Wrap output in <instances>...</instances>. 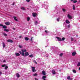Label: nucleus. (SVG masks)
Segmentation results:
<instances>
[{"label": "nucleus", "mask_w": 80, "mask_h": 80, "mask_svg": "<svg viewBox=\"0 0 80 80\" xmlns=\"http://www.w3.org/2000/svg\"><path fill=\"white\" fill-rule=\"evenodd\" d=\"M27 52V50L26 49H22L21 51H19V53L20 54L22 55V56H24L25 55V52Z\"/></svg>", "instance_id": "f257e3e1"}, {"label": "nucleus", "mask_w": 80, "mask_h": 80, "mask_svg": "<svg viewBox=\"0 0 80 80\" xmlns=\"http://www.w3.org/2000/svg\"><path fill=\"white\" fill-rule=\"evenodd\" d=\"M56 38L58 39V40L59 41H64L65 40V38H62L59 37H56Z\"/></svg>", "instance_id": "f03ea898"}, {"label": "nucleus", "mask_w": 80, "mask_h": 80, "mask_svg": "<svg viewBox=\"0 0 80 80\" xmlns=\"http://www.w3.org/2000/svg\"><path fill=\"white\" fill-rule=\"evenodd\" d=\"M69 19H71L72 18V17L69 14H68L67 15Z\"/></svg>", "instance_id": "7ed1b4c3"}, {"label": "nucleus", "mask_w": 80, "mask_h": 80, "mask_svg": "<svg viewBox=\"0 0 80 80\" xmlns=\"http://www.w3.org/2000/svg\"><path fill=\"white\" fill-rule=\"evenodd\" d=\"M32 70L33 72H36V70H35V67H32Z\"/></svg>", "instance_id": "20e7f679"}, {"label": "nucleus", "mask_w": 80, "mask_h": 80, "mask_svg": "<svg viewBox=\"0 0 80 80\" xmlns=\"http://www.w3.org/2000/svg\"><path fill=\"white\" fill-rule=\"evenodd\" d=\"M24 56L26 57V56H28L29 55V54L28 52H26L24 54Z\"/></svg>", "instance_id": "39448f33"}, {"label": "nucleus", "mask_w": 80, "mask_h": 80, "mask_svg": "<svg viewBox=\"0 0 80 80\" xmlns=\"http://www.w3.org/2000/svg\"><path fill=\"white\" fill-rule=\"evenodd\" d=\"M42 74L43 75H46V72L45 71H42Z\"/></svg>", "instance_id": "423d86ee"}, {"label": "nucleus", "mask_w": 80, "mask_h": 80, "mask_svg": "<svg viewBox=\"0 0 80 80\" xmlns=\"http://www.w3.org/2000/svg\"><path fill=\"white\" fill-rule=\"evenodd\" d=\"M67 79L68 80H72L73 78H70V76H68L67 77Z\"/></svg>", "instance_id": "0eeeda50"}, {"label": "nucleus", "mask_w": 80, "mask_h": 80, "mask_svg": "<svg viewBox=\"0 0 80 80\" xmlns=\"http://www.w3.org/2000/svg\"><path fill=\"white\" fill-rule=\"evenodd\" d=\"M15 55L16 56H17V57H18L20 55V53L17 52H16L15 53Z\"/></svg>", "instance_id": "6e6552de"}, {"label": "nucleus", "mask_w": 80, "mask_h": 80, "mask_svg": "<svg viewBox=\"0 0 80 80\" xmlns=\"http://www.w3.org/2000/svg\"><path fill=\"white\" fill-rule=\"evenodd\" d=\"M7 42H10V43H13V41L11 39H8L7 40Z\"/></svg>", "instance_id": "1a4fd4ad"}, {"label": "nucleus", "mask_w": 80, "mask_h": 80, "mask_svg": "<svg viewBox=\"0 0 80 80\" xmlns=\"http://www.w3.org/2000/svg\"><path fill=\"white\" fill-rule=\"evenodd\" d=\"M52 73L53 75H55L56 73L55 71L54 70H53L52 71Z\"/></svg>", "instance_id": "9d476101"}, {"label": "nucleus", "mask_w": 80, "mask_h": 80, "mask_svg": "<svg viewBox=\"0 0 80 80\" xmlns=\"http://www.w3.org/2000/svg\"><path fill=\"white\" fill-rule=\"evenodd\" d=\"M76 55V52H73L72 53V56H75Z\"/></svg>", "instance_id": "9b49d317"}, {"label": "nucleus", "mask_w": 80, "mask_h": 80, "mask_svg": "<svg viewBox=\"0 0 80 80\" xmlns=\"http://www.w3.org/2000/svg\"><path fill=\"white\" fill-rule=\"evenodd\" d=\"M32 16L35 17L37 16V14L36 13H32Z\"/></svg>", "instance_id": "f8f14e48"}, {"label": "nucleus", "mask_w": 80, "mask_h": 80, "mask_svg": "<svg viewBox=\"0 0 80 80\" xmlns=\"http://www.w3.org/2000/svg\"><path fill=\"white\" fill-rule=\"evenodd\" d=\"M44 8H46V9H47L48 8V5H44Z\"/></svg>", "instance_id": "ddd939ff"}, {"label": "nucleus", "mask_w": 80, "mask_h": 80, "mask_svg": "<svg viewBox=\"0 0 80 80\" xmlns=\"http://www.w3.org/2000/svg\"><path fill=\"white\" fill-rule=\"evenodd\" d=\"M5 25H10V22H7L5 23Z\"/></svg>", "instance_id": "4468645a"}, {"label": "nucleus", "mask_w": 80, "mask_h": 80, "mask_svg": "<svg viewBox=\"0 0 80 80\" xmlns=\"http://www.w3.org/2000/svg\"><path fill=\"white\" fill-rule=\"evenodd\" d=\"M13 18H14V19L15 20V21H16V22H18V20L17 19V17H14Z\"/></svg>", "instance_id": "2eb2a0df"}, {"label": "nucleus", "mask_w": 80, "mask_h": 80, "mask_svg": "<svg viewBox=\"0 0 80 80\" xmlns=\"http://www.w3.org/2000/svg\"><path fill=\"white\" fill-rule=\"evenodd\" d=\"M2 47L3 48H5V43L2 42Z\"/></svg>", "instance_id": "dca6fc26"}, {"label": "nucleus", "mask_w": 80, "mask_h": 80, "mask_svg": "<svg viewBox=\"0 0 80 80\" xmlns=\"http://www.w3.org/2000/svg\"><path fill=\"white\" fill-rule=\"evenodd\" d=\"M66 23H68V24H69V23H70L69 22V21H68V20H66Z\"/></svg>", "instance_id": "f3484780"}, {"label": "nucleus", "mask_w": 80, "mask_h": 80, "mask_svg": "<svg viewBox=\"0 0 80 80\" xmlns=\"http://www.w3.org/2000/svg\"><path fill=\"white\" fill-rule=\"evenodd\" d=\"M16 76L18 78H19V77H20V74L18 73L16 74Z\"/></svg>", "instance_id": "a211bd4d"}, {"label": "nucleus", "mask_w": 80, "mask_h": 80, "mask_svg": "<svg viewBox=\"0 0 80 80\" xmlns=\"http://www.w3.org/2000/svg\"><path fill=\"white\" fill-rule=\"evenodd\" d=\"M21 8L22 10H25V7H22Z\"/></svg>", "instance_id": "6ab92c4d"}, {"label": "nucleus", "mask_w": 80, "mask_h": 80, "mask_svg": "<svg viewBox=\"0 0 80 80\" xmlns=\"http://www.w3.org/2000/svg\"><path fill=\"white\" fill-rule=\"evenodd\" d=\"M4 31H5L6 32H9V30L8 29H4Z\"/></svg>", "instance_id": "aec40b11"}, {"label": "nucleus", "mask_w": 80, "mask_h": 80, "mask_svg": "<svg viewBox=\"0 0 80 80\" xmlns=\"http://www.w3.org/2000/svg\"><path fill=\"white\" fill-rule=\"evenodd\" d=\"M25 39L26 40V41H28V40H29V39L27 37L25 38Z\"/></svg>", "instance_id": "412c9836"}, {"label": "nucleus", "mask_w": 80, "mask_h": 80, "mask_svg": "<svg viewBox=\"0 0 80 80\" xmlns=\"http://www.w3.org/2000/svg\"><path fill=\"white\" fill-rule=\"evenodd\" d=\"M47 78V77L45 76H42V79H45V78Z\"/></svg>", "instance_id": "4be33fe9"}, {"label": "nucleus", "mask_w": 80, "mask_h": 80, "mask_svg": "<svg viewBox=\"0 0 80 80\" xmlns=\"http://www.w3.org/2000/svg\"><path fill=\"white\" fill-rule=\"evenodd\" d=\"M2 28H7V26H6L4 25L3 26Z\"/></svg>", "instance_id": "5701e85b"}, {"label": "nucleus", "mask_w": 80, "mask_h": 80, "mask_svg": "<svg viewBox=\"0 0 80 80\" xmlns=\"http://www.w3.org/2000/svg\"><path fill=\"white\" fill-rule=\"evenodd\" d=\"M34 23H35V25H37L38 24V23H38V22L36 21Z\"/></svg>", "instance_id": "b1692460"}, {"label": "nucleus", "mask_w": 80, "mask_h": 80, "mask_svg": "<svg viewBox=\"0 0 80 80\" xmlns=\"http://www.w3.org/2000/svg\"><path fill=\"white\" fill-rule=\"evenodd\" d=\"M72 72L73 73H77V71H76L75 70H72Z\"/></svg>", "instance_id": "393cba45"}, {"label": "nucleus", "mask_w": 80, "mask_h": 80, "mask_svg": "<svg viewBox=\"0 0 80 80\" xmlns=\"http://www.w3.org/2000/svg\"><path fill=\"white\" fill-rule=\"evenodd\" d=\"M60 18H58L57 19V22H59V21H60Z\"/></svg>", "instance_id": "a878e982"}, {"label": "nucleus", "mask_w": 80, "mask_h": 80, "mask_svg": "<svg viewBox=\"0 0 80 80\" xmlns=\"http://www.w3.org/2000/svg\"><path fill=\"white\" fill-rule=\"evenodd\" d=\"M37 73H35V74H33V76H34V77H35V76H37Z\"/></svg>", "instance_id": "bb28decb"}, {"label": "nucleus", "mask_w": 80, "mask_h": 80, "mask_svg": "<svg viewBox=\"0 0 80 80\" xmlns=\"http://www.w3.org/2000/svg\"><path fill=\"white\" fill-rule=\"evenodd\" d=\"M72 7L73 10H75V6L74 5H73Z\"/></svg>", "instance_id": "cd10ccee"}, {"label": "nucleus", "mask_w": 80, "mask_h": 80, "mask_svg": "<svg viewBox=\"0 0 80 80\" xmlns=\"http://www.w3.org/2000/svg\"><path fill=\"white\" fill-rule=\"evenodd\" d=\"M29 57H31V58H32L33 57V56L32 54H31V55H29Z\"/></svg>", "instance_id": "c85d7f7f"}, {"label": "nucleus", "mask_w": 80, "mask_h": 80, "mask_svg": "<svg viewBox=\"0 0 80 80\" xmlns=\"http://www.w3.org/2000/svg\"><path fill=\"white\" fill-rule=\"evenodd\" d=\"M19 47V48H22V47H22V46L21 45H19L18 46Z\"/></svg>", "instance_id": "c756f323"}, {"label": "nucleus", "mask_w": 80, "mask_h": 80, "mask_svg": "<svg viewBox=\"0 0 80 80\" xmlns=\"http://www.w3.org/2000/svg\"><path fill=\"white\" fill-rule=\"evenodd\" d=\"M30 18L29 17H28L27 18V21H29L30 20Z\"/></svg>", "instance_id": "7c9ffc66"}, {"label": "nucleus", "mask_w": 80, "mask_h": 80, "mask_svg": "<svg viewBox=\"0 0 80 80\" xmlns=\"http://www.w3.org/2000/svg\"><path fill=\"white\" fill-rule=\"evenodd\" d=\"M80 62H79L78 63L77 66L78 67V66H80Z\"/></svg>", "instance_id": "2f4dec72"}, {"label": "nucleus", "mask_w": 80, "mask_h": 80, "mask_svg": "<svg viewBox=\"0 0 80 80\" xmlns=\"http://www.w3.org/2000/svg\"><path fill=\"white\" fill-rule=\"evenodd\" d=\"M45 33H49V32L48 31H47V30H45Z\"/></svg>", "instance_id": "473e14b6"}, {"label": "nucleus", "mask_w": 80, "mask_h": 80, "mask_svg": "<svg viewBox=\"0 0 80 80\" xmlns=\"http://www.w3.org/2000/svg\"><path fill=\"white\" fill-rule=\"evenodd\" d=\"M6 66V65L5 64L2 65V67H4Z\"/></svg>", "instance_id": "72a5a7b5"}, {"label": "nucleus", "mask_w": 80, "mask_h": 80, "mask_svg": "<svg viewBox=\"0 0 80 80\" xmlns=\"http://www.w3.org/2000/svg\"><path fill=\"white\" fill-rule=\"evenodd\" d=\"M8 66H6L5 67V70H7V69L8 68Z\"/></svg>", "instance_id": "f704fd0d"}, {"label": "nucleus", "mask_w": 80, "mask_h": 80, "mask_svg": "<svg viewBox=\"0 0 80 80\" xmlns=\"http://www.w3.org/2000/svg\"><path fill=\"white\" fill-rule=\"evenodd\" d=\"M3 35L4 36H7V34L6 33H3Z\"/></svg>", "instance_id": "c9c22d12"}, {"label": "nucleus", "mask_w": 80, "mask_h": 80, "mask_svg": "<svg viewBox=\"0 0 80 80\" xmlns=\"http://www.w3.org/2000/svg\"><path fill=\"white\" fill-rule=\"evenodd\" d=\"M33 62L36 63V64H37V62L35 61V60H34Z\"/></svg>", "instance_id": "e433bc0d"}, {"label": "nucleus", "mask_w": 80, "mask_h": 80, "mask_svg": "<svg viewBox=\"0 0 80 80\" xmlns=\"http://www.w3.org/2000/svg\"><path fill=\"white\" fill-rule=\"evenodd\" d=\"M62 11H63V12H65V9L64 8H63L62 9Z\"/></svg>", "instance_id": "4c0bfd02"}, {"label": "nucleus", "mask_w": 80, "mask_h": 80, "mask_svg": "<svg viewBox=\"0 0 80 80\" xmlns=\"http://www.w3.org/2000/svg\"><path fill=\"white\" fill-rule=\"evenodd\" d=\"M71 40L72 41H73V38H71Z\"/></svg>", "instance_id": "58836bf2"}, {"label": "nucleus", "mask_w": 80, "mask_h": 80, "mask_svg": "<svg viewBox=\"0 0 80 80\" xmlns=\"http://www.w3.org/2000/svg\"><path fill=\"white\" fill-rule=\"evenodd\" d=\"M62 55H63V53H61L60 54V57H62Z\"/></svg>", "instance_id": "ea45409f"}, {"label": "nucleus", "mask_w": 80, "mask_h": 80, "mask_svg": "<svg viewBox=\"0 0 80 80\" xmlns=\"http://www.w3.org/2000/svg\"><path fill=\"white\" fill-rule=\"evenodd\" d=\"M3 26V24H0V27H2Z\"/></svg>", "instance_id": "a19ab883"}, {"label": "nucleus", "mask_w": 80, "mask_h": 80, "mask_svg": "<svg viewBox=\"0 0 80 80\" xmlns=\"http://www.w3.org/2000/svg\"><path fill=\"white\" fill-rule=\"evenodd\" d=\"M77 1L76 0H75L73 2V3H76V2H77Z\"/></svg>", "instance_id": "79ce46f5"}, {"label": "nucleus", "mask_w": 80, "mask_h": 80, "mask_svg": "<svg viewBox=\"0 0 80 80\" xmlns=\"http://www.w3.org/2000/svg\"><path fill=\"white\" fill-rule=\"evenodd\" d=\"M68 28H70V25H68Z\"/></svg>", "instance_id": "37998d69"}, {"label": "nucleus", "mask_w": 80, "mask_h": 80, "mask_svg": "<svg viewBox=\"0 0 80 80\" xmlns=\"http://www.w3.org/2000/svg\"><path fill=\"white\" fill-rule=\"evenodd\" d=\"M22 37V36H20L19 37V38H21Z\"/></svg>", "instance_id": "c03bdc74"}, {"label": "nucleus", "mask_w": 80, "mask_h": 80, "mask_svg": "<svg viewBox=\"0 0 80 80\" xmlns=\"http://www.w3.org/2000/svg\"><path fill=\"white\" fill-rule=\"evenodd\" d=\"M1 74H2V72H0V75H1Z\"/></svg>", "instance_id": "a18cd8bd"}, {"label": "nucleus", "mask_w": 80, "mask_h": 80, "mask_svg": "<svg viewBox=\"0 0 80 80\" xmlns=\"http://www.w3.org/2000/svg\"><path fill=\"white\" fill-rule=\"evenodd\" d=\"M26 1L27 2H30V0H26Z\"/></svg>", "instance_id": "49530a36"}, {"label": "nucleus", "mask_w": 80, "mask_h": 80, "mask_svg": "<svg viewBox=\"0 0 80 80\" xmlns=\"http://www.w3.org/2000/svg\"><path fill=\"white\" fill-rule=\"evenodd\" d=\"M12 29L14 30H15V28H13Z\"/></svg>", "instance_id": "de8ad7c7"}, {"label": "nucleus", "mask_w": 80, "mask_h": 80, "mask_svg": "<svg viewBox=\"0 0 80 80\" xmlns=\"http://www.w3.org/2000/svg\"><path fill=\"white\" fill-rule=\"evenodd\" d=\"M14 4H15V3L13 2L12 4V5H14Z\"/></svg>", "instance_id": "09e8293b"}, {"label": "nucleus", "mask_w": 80, "mask_h": 80, "mask_svg": "<svg viewBox=\"0 0 80 80\" xmlns=\"http://www.w3.org/2000/svg\"><path fill=\"white\" fill-rule=\"evenodd\" d=\"M31 41H32V38H31L30 40Z\"/></svg>", "instance_id": "8fccbe9b"}, {"label": "nucleus", "mask_w": 80, "mask_h": 80, "mask_svg": "<svg viewBox=\"0 0 80 80\" xmlns=\"http://www.w3.org/2000/svg\"><path fill=\"white\" fill-rule=\"evenodd\" d=\"M35 80H38V79L37 78H35Z\"/></svg>", "instance_id": "3c124183"}, {"label": "nucleus", "mask_w": 80, "mask_h": 80, "mask_svg": "<svg viewBox=\"0 0 80 80\" xmlns=\"http://www.w3.org/2000/svg\"><path fill=\"white\" fill-rule=\"evenodd\" d=\"M3 62H5V60H4L3 61Z\"/></svg>", "instance_id": "603ef678"}, {"label": "nucleus", "mask_w": 80, "mask_h": 80, "mask_svg": "<svg viewBox=\"0 0 80 80\" xmlns=\"http://www.w3.org/2000/svg\"><path fill=\"white\" fill-rule=\"evenodd\" d=\"M74 0H71V1H73Z\"/></svg>", "instance_id": "864d4df0"}, {"label": "nucleus", "mask_w": 80, "mask_h": 80, "mask_svg": "<svg viewBox=\"0 0 80 80\" xmlns=\"http://www.w3.org/2000/svg\"><path fill=\"white\" fill-rule=\"evenodd\" d=\"M74 0H71V1H73Z\"/></svg>", "instance_id": "5fc2aeb1"}, {"label": "nucleus", "mask_w": 80, "mask_h": 80, "mask_svg": "<svg viewBox=\"0 0 80 80\" xmlns=\"http://www.w3.org/2000/svg\"><path fill=\"white\" fill-rule=\"evenodd\" d=\"M43 80H46V79H44Z\"/></svg>", "instance_id": "6e6d98bb"}, {"label": "nucleus", "mask_w": 80, "mask_h": 80, "mask_svg": "<svg viewBox=\"0 0 80 80\" xmlns=\"http://www.w3.org/2000/svg\"><path fill=\"white\" fill-rule=\"evenodd\" d=\"M79 70H80V68H79Z\"/></svg>", "instance_id": "4d7b16f0"}]
</instances>
